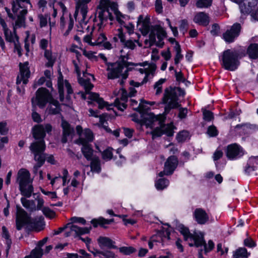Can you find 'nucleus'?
<instances>
[{
  "instance_id": "3c124183",
  "label": "nucleus",
  "mask_w": 258,
  "mask_h": 258,
  "mask_svg": "<svg viewBox=\"0 0 258 258\" xmlns=\"http://www.w3.org/2000/svg\"><path fill=\"white\" fill-rule=\"evenodd\" d=\"M149 76V73H147L146 75H145V77H144L143 80L141 83L135 82L134 80H131L130 82V85H131L133 87H138L140 86H142L143 84L146 83L148 81Z\"/></svg>"
},
{
  "instance_id": "4468645a",
  "label": "nucleus",
  "mask_w": 258,
  "mask_h": 258,
  "mask_svg": "<svg viewBox=\"0 0 258 258\" xmlns=\"http://www.w3.org/2000/svg\"><path fill=\"white\" fill-rule=\"evenodd\" d=\"M69 227L70 228V231L65 232V237H69L73 234L76 237L84 234H88L90 232L92 228L91 226H90L89 228L80 227L77 225H72L71 224L69 226Z\"/></svg>"
},
{
  "instance_id": "13d9d810",
  "label": "nucleus",
  "mask_w": 258,
  "mask_h": 258,
  "mask_svg": "<svg viewBox=\"0 0 258 258\" xmlns=\"http://www.w3.org/2000/svg\"><path fill=\"white\" fill-rule=\"evenodd\" d=\"M179 30L183 34H184L187 31L188 28V24L186 20H182L180 21V25L179 26Z\"/></svg>"
},
{
  "instance_id": "5701e85b",
  "label": "nucleus",
  "mask_w": 258,
  "mask_h": 258,
  "mask_svg": "<svg viewBox=\"0 0 258 258\" xmlns=\"http://www.w3.org/2000/svg\"><path fill=\"white\" fill-rule=\"evenodd\" d=\"M100 247L103 249L104 247H107L108 249H117V247L114 245L115 242L110 238L107 237L100 236L97 239Z\"/></svg>"
},
{
  "instance_id": "2eb2a0df",
  "label": "nucleus",
  "mask_w": 258,
  "mask_h": 258,
  "mask_svg": "<svg viewBox=\"0 0 258 258\" xmlns=\"http://www.w3.org/2000/svg\"><path fill=\"white\" fill-rule=\"evenodd\" d=\"M0 25H1L3 27L5 37L7 41L15 43V39L17 41H18L19 37L16 34V29L15 27L14 28V36L12 31L7 27V25L5 22L4 19L0 20Z\"/></svg>"
},
{
  "instance_id": "aec40b11",
  "label": "nucleus",
  "mask_w": 258,
  "mask_h": 258,
  "mask_svg": "<svg viewBox=\"0 0 258 258\" xmlns=\"http://www.w3.org/2000/svg\"><path fill=\"white\" fill-rule=\"evenodd\" d=\"M98 15V17L99 19L100 23L98 24L99 28H101L103 26L104 22L107 21L108 19L112 20V16L109 12V9L106 8L102 9L99 8V10L97 12Z\"/></svg>"
},
{
  "instance_id": "473e14b6",
  "label": "nucleus",
  "mask_w": 258,
  "mask_h": 258,
  "mask_svg": "<svg viewBox=\"0 0 258 258\" xmlns=\"http://www.w3.org/2000/svg\"><path fill=\"white\" fill-rule=\"evenodd\" d=\"M249 254L245 248L240 247L234 252L233 258H247Z\"/></svg>"
},
{
  "instance_id": "37998d69",
  "label": "nucleus",
  "mask_w": 258,
  "mask_h": 258,
  "mask_svg": "<svg viewBox=\"0 0 258 258\" xmlns=\"http://www.w3.org/2000/svg\"><path fill=\"white\" fill-rule=\"evenodd\" d=\"M120 58H121V60L119 61H117L118 62H122V65L123 66H127L128 64H132V66H137L138 65L140 66H144L145 64H144V63H135L134 62H128L126 60H125V59H127L128 58V55H121L120 56Z\"/></svg>"
},
{
  "instance_id": "f704fd0d",
  "label": "nucleus",
  "mask_w": 258,
  "mask_h": 258,
  "mask_svg": "<svg viewBox=\"0 0 258 258\" xmlns=\"http://www.w3.org/2000/svg\"><path fill=\"white\" fill-rule=\"evenodd\" d=\"M19 188L21 194L27 198L30 197L33 191V186L30 183L28 185H24V186L22 187L20 186Z\"/></svg>"
},
{
  "instance_id": "6e6552de",
  "label": "nucleus",
  "mask_w": 258,
  "mask_h": 258,
  "mask_svg": "<svg viewBox=\"0 0 258 258\" xmlns=\"http://www.w3.org/2000/svg\"><path fill=\"white\" fill-rule=\"evenodd\" d=\"M122 62H115L113 63L106 62L108 79H115L121 77L122 78V71L124 68Z\"/></svg>"
},
{
  "instance_id": "7c9ffc66",
  "label": "nucleus",
  "mask_w": 258,
  "mask_h": 258,
  "mask_svg": "<svg viewBox=\"0 0 258 258\" xmlns=\"http://www.w3.org/2000/svg\"><path fill=\"white\" fill-rule=\"evenodd\" d=\"M247 53L251 59L258 58V44H250L247 49Z\"/></svg>"
},
{
  "instance_id": "9d476101",
  "label": "nucleus",
  "mask_w": 258,
  "mask_h": 258,
  "mask_svg": "<svg viewBox=\"0 0 258 258\" xmlns=\"http://www.w3.org/2000/svg\"><path fill=\"white\" fill-rule=\"evenodd\" d=\"M241 26L238 23H234L229 29L223 34V38L228 43L234 42L235 39L240 35Z\"/></svg>"
},
{
  "instance_id": "864d4df0",
  "label": "nucleus",
  "mask_w": 258,
  "mask_h": 258,
  "mask_svg": "<svg viewBox=\"0 0 258 258\" xmlns=\"http://www.w3.org/2000/svg\"><path fill=\"white\" fill-rule=\"evenodd\" d=\"M102 156L103 159L105 160H110L112 158V149L111 148H108L104 150L102 153Z\"/></svg>"
},
{
  "instance_id": "f3484780",
  "label": "nucleus",
  "mask_w": 258,
  "mask_h": 258,
  "mask_svg": "<svg viewBox=\"0 0 258 258\" xmlns=\"http://www.w3.org/2000/svg\"><path fill=\"white\" fill-rule=\"evenodd\" d=\"M30 173L26 169L22 168L18 171L17 181L18 182L19 187H23L30 183Z\"/></svg>"
},
{
  "instance_id": "cd10ccee",
  "label": "nucleus",
  "mask_w": 258,
  "mask_h": 258,
  "mask_svg": "<svg viewBox=\"0 0 258 258\" xmlns=\"http://www.w3.org/2000/svg\"><path fill=\"white\" fill-rule=\"evenodd\" d=\"M80 145H82L81 151L84 156L88 161L91 160L94 157L93 156L94 151L92 148L91 145L88 144L86 145L81 144Z\"/></svg>"
},
{
  "instance_id": "de8ad7c7",
  "label": "nucleus",
  "mask_w": 258,
  "mask_h": 258,
  "mask_svg": "<svg viewBox=\"0 0 258 258\" xmlns=\"http://www.w3.org/2000/svg\"><path fill=\"white\" fill-rule=\"evenodd\" d=\"M58 90L59 95V100L60 101H63L64 100L63 80L62 79L61 80L60 78H58Z\"/></svg>"
},
{
  "instance_id": "a18cd8bd",
  "label": "nucleus",
  "mask_w": 258,
  "mask_h": 258,
  "mask_svg": "<svg viewBox=\"0 0 258 258\" xmlns=\"http://www.w3.org/2000/svg\"><path fill=\"white\" fill-rule=\"evenodd\" d=\"M119 251L120 253L125 255H130L136 251V248L132 246H122L119 248Z\"/></svg>"
},
{
  "instance_id": "69168bd1",
  "label": "nucleus",
  "mask_w": 258,
  "mask_h": 258,
  "mask_svg": "<svg viewBox=\"0 0 258 258\" xmlns=\"http://www.w3.org/2000/svg\"><path fill=\"white\" fill-rule=\"evenodd\" d=\"M9 129L7 127L6 122H0V134L2 135H5L7 134Z\"/></svg>"
},
{
  "instance_id": "a19ab883",
  "label": "nucleus",
  "mask_w": 258,
  "mask_h": 258,
  "mask_svg": "<svg viewBox=\"0 0 258 258\" xmlns=\"http://www.w3.org/2000/svg\"><path fill=\"white\" fill-rule=\"evenodd\" d=\"M212 4V0H198L196 6L198 8H207Z\"/></svg>"
},
{
  "instance_id": "20e7f679",
  "label": "nucleus",
  "mask_w": 258,
  "mask_h": 258,
  "mask_svg": "<svg viewBox=\"0 0 258 258\" xmlns=\"http://www.w3.org/2000/svg\"><path fill=\"white\" fill-rule=\"evenodd\" d=\"M177 230L183 235L185 241L190 239V241H194V242L188 243L189 246H195L198 247L202 244L203 238V234L202 232L195 231L193 233H191L189 229L182 224H180L178 226Z\"/></svg>"
},
{
  "instance_id": "dca6fc26",
  "label": "nucleus",
  "mask_w": 258,
  "mask_h": 258,
  "mask_svg": "<svg viewBox=\"0 0 258 258\" xmlns=\"http://www.w3.org/2000/svg\"><path fill=\"white\" fill-rule=\"evenodd\" d=\"M196 221L200 225L205 224L209 220V217L206 211L202 208H197L193 214Z\"/></svg>"
},
{
  "instance_id": "7ed1b4c3",
  "label": "nucleus",
  "mask_w": 258,
  "mask_h": 258,
  "mask_svg": "<svg viewBox=\"0 0 258 258\" xmlns=\"http://www.w3.org/2000/svg\"><path fill=\"white\" fill-rule=\"evenodd\" d=\"M78 82L84 87L86 94H88L89 96L87 98L96 102L98 104V108L99 109H101L107 105V103L104 101L103 98L99 97L98 93L90 92L94 85L91 83L89 79L79 77L78 78Z\"/></svg>"
},
{
  "instance_id": "c9c22d12",
  "label": "nucleus",
  "mask_w": 258,
  "mask_h": 258,
  "mask_svg": "<svg viewBox=\"0 0 258 258\" xmlns=\"http://www.w3.org/2000/svg\"><path fill=\"white\" fill-rule=\"evenodd\" d=\"M169 181L165 178H160L155 182V186L158 190H163L169 185Z\"/></svg>"
},
{
  "instance_id": "412c9836",
  "label": "nucleus",
  "mask_w": 258,
  "mask_h": 258,
  "mask_svg": "<svg viewBox=\"0 0 258 258\" xmlns=\"http://www.w3.org/2000/svg\"><path fill=\"white\" fill-rule=\"evenodd\" d=\"M195 23L203 26H207L210 23V17L208 14L205 12H199L194 17Z\"/></svg>"
},
{
  "instance_id": "e2e57ef3",
  "label": "nucleus",
  "mask_w": 258,
  "mask_h": 258,
  "mask_svg": "<svg viewBox=\"0 0 258 258\" xmlns=\"http://www.w3.org/2000/svg\"><path fill=\"white\" fill-rule=\"evenodd\" d=\"M220 27L219 24L215 23L212 25V28L210 31L211 34L213 36H217L220 33Z\"/></svg>"
},
{
  "instance_id": "5fc2aeb1",
  "label": "nucleus",
  "mask_w": 258,
  "mask_h": 258,
  "mask_svg": "<svg viewBox=\"0 0 258 258\" xmlns=\"http://www.w3.org/2000/svg\"><path fill=\"white\" fill-rule=\"evenodd\" d=\"M150 134L152 135V139L154 140L156 138L161 137L163 135V132L160 126L155 128Z\"/></svg>"
},
{
  "instance_id": "393cba45",
  "label": "nucleus",
  "mask_w": 258,
  "mask_h": 258,
  "mask_svg": "<svg viewBox=\"0 0 258 258\" xmlns=\"http://www.w3.org/2000/svg\"><path fill=\"white\" fill-rule=\"evenodd\" d=\"M43 219L42 217H40L38 218L32 219L31 218L28 226L36 231H40L43 229L44 224L42 221Z\"/></svg>"
},
{
  "instance_id": "49530a36",
  "label": "nucleus",
  "mask_w": 258,
  "mask_h": 258,
  "mask_svg": "<svg viewBox=\"0 0 258 258\" xmlns=\"http://www.w3.org/2000/svg\"><path fill=\"white\" fill-rule=\"evenodd\" d=\"M208 246H207V244L204 240V237L203 238V242H202V244L200 246H204L205 252L207 253L209 251L212 250L214 247V243L213 241L211 240H209L208 243Z\"/></svg>"
},
{
  "instance_id": "2f4dec72",
  "label": "nucleus",
  "mask_w": 258,
  "mask_h": 258,
  "mask_svg": "<svg viewBox=\"0 0 258 258\" xmlns=\"http://www.w3.org/2000/svg\"><path fill=\"white\" fill-rule=\"evenodd\" d=\"M27 10L25 9L21 10L17 16V19L15 22L16 26L21 27L25 25Z\"/></svg>"
},
{
  "instance_id": "680f3d73",
  "label": "nucleus",
  "mask_w": 258,
  "mask_h": 258,
  "mask_svg": "<svg viewBox=\"0 0 258 258\" xmlns=\"http://www.w3.org/2000/svg\"><path fill=\"white\" fill-rule=\"evenodd\" d=\"M98 252L104 256L103 258H114L115 257V253L109 250H102L101 252Z\"/></svg>"
},
{
  "instance_id": "1a4fd4ad",
  "label": "nucleus",
  "mask_w": 258,
  "mask_h": 258,
  "mask_svg": "<svg viewBox=\"0 0 258 258\" xmlns=\"http://www.w3.org/2000/svg\"><path fill=\"white\" fill-rule=\"evenodd\" d=\"M52 131V126L47 123L45 125L37 124L32 128V136L35 140L44 141L46 133L49 134Z\"/></svg>"
},
{
  "instance_id": "4c0bfd02",
  "label": "nucleus",
  "mask_w": 258,
  "mask_h": 258,
  "mask_svg": "<svg viewBox=\"0 0 258 258\" xmlns=\"http://www.w3.org/2000/svg\"><path fill=\"white\" fill-rule=\"evenodd\" d=\"M174 49L176 51V55L174 58V63L176 64L179 63L180 60L183 58V55L181 54V49L180 45L178 42H176V45L174 46Z\"/></svg>"
},
{
  "instance_id": "0eeeda50",
  "label": "nucleus",
  "mask_w": 258,
  "mask_h": 258,
  "mask_svg": "<svg viewBox=\"0 0 258 258\" xmlns=\"http://www.w3.org/2000/svg\"><path fill=\"white\" fill-rule=\"evenodd\" d=\"M46 145L44 141H36L31 143L29 149L34 155V159L45 160L46 154L44 153Z\"/></svg>"
},
{
  "instance_id": "6ab92c4d",
  "label": "nucleus",
  "mask_w": 258,
  "mask_h": 258,
  "mask_svg": "<svg viewBox=\"0 0 258 258\" xmlns=\"http://www.w3.org/2000/svg\"><path fill=\"white\" fill-rule=\"evenodd\" d=\"M93 139L94 137L92 132L89 129H86L82 136L76 140L75 143L79 145L81 144L86 145L93 141Z\"/></svg>"
},
{
  "instance_id": "423d86ee",
  "label": "nucleus",
  "mask_w": 258,
  "mask_h": 258,
  "mask_svg": "<svg viewBox=\"0 0 258 258\" xmlns=\"http://www.w3.org/2000/svg\"><path fill=\"white\" fill-rule=\"evenodd\" d=\"M28 64L27 61L24 63L20 62L19 64L20 74L17 77L16 84L17 92L21 95L24 94L25 89L23 86L20 87L19 85L21 84V82H23L24 85H26L28 82V78L30 75Z\"/></svg>"
},
{
  "instance_id": "9b49d317",
  "label": "nucleus",
  "mask_w": 258,
  "mask_h": 258,
  "mask_svg": "<svg viewBox=\"0 0 258 258\" xmlns=\"http://www.w3.org/2000/svg\"><path fill=\"white\" fill-rule=\"evenodd\" d=\"M225 153L228 159L235 160L242 157L244 154V151L241 146L234 143L227 146Z\"/></svg>"
},
{
  "instance_id": "8fccbe9b",
  "label": "nucleus",
  "mask_w": 258,
  "mask_h": 258,
  "mask_svg": "<svg viewBox=\"0 0 258 258\" xmlns=\"http://www.w3.org/2000/svg\"><path fill=\"white\" fill-rule=\"evenodd\" d=\"M203 119L206 121H210L214 119V114L211 111L203 109Z\"/></svg>"
},
{
  "instance_id": "e433bc0d",
  "label": "nucleus",
  "mask_w": 258,
  "mask_h": 258,
  "mask_svg": "<svg viewBox=\"0 0 258 258\" xmlns=\"http://www.w3.org/2000/svg\"><path fill=\"white\" fill-rule=\"evenodd\" d=\"M143 17L140 15L138 18V22H143L142 33L143 35H146L151 31V28L149 23L145 21H143Z\"/></svg>"
},
{
  "instance_id": "f257e3e1",
  "label": "nucleus",
  "mask_w": 258,
  "mask_h": 258,
  "mask_svg": "<svg viewBox=\"0 0 258 258\" xmlns=\"http://www.w3.org/2000/svg\"><path fill=\"white\" fill-rule=\"evenodd\" d=\"M185 91L180 87L169 86L164 90L163 96L162 98V103L165 104L164 112L162 114L155 115L151 113L149 115L151 122L159 121V124L161 126L163 134L168 137L173 136V125L172 124H165L164 123L166 119V115L173 109L178 108L180 106L178 102V97L184 96Z\"/></svg>"
},
{
  "instance_id": "c03bdc74",
  "label": "nucleus",
  "mask_w": 258,
  "mask_h": 258,
  "mask_svg": "<svg viewBox=\"0 0 258 258\" xmlns=\"http://www.w3.org/2000/svg\"><path fill=\"white\" fill-rule=\"evenodd\" d=\"M189 133L186 131H182L178 133L176 136V140L179 143L184 142L188 137Z\"/></svg>"
},
{
  "instance_id": "b1692460",
  "label": "nucleus",
  "mask_w": 258,
  "mask_h": 258,
  "mask_svg": "<svg viewBox=\"0 0 258 258\" xmlns=\"http://www.w3.org/2000/svg\"><path fill=\"white\" fill-rule=\"evenodd\" d=\"M114 222V219H106L103 217H99L98 219H93L91 220V223L93 227L96 228L98 225L106 229L107 227L105 225L110 224Z\"/></svg>"
},
{
  "instance_id": "39448f33",
  "label": "nucleus",
  "mask_w": 258,
  "mask_h": 258,
  "mask_svg": "<svg viewBox=\"0 0 258 258\" xmlns=\"http://www.w3.org/2000/svg\"><path fill=\"white\" fill-rule=\"evenodd\" d=\"M53 99L49 91L45 88H39L36 92V97L31 99L33 106H38L40 108H44L48 102Z\"/></svg>"
},
{
  "instance_id": "603ef678",
  "label": "nucleus",
  "mask_w": 258,
  "mask_h": 258,
  "mask_svg": "<svg viewBox=\"0 0 258 258\" xmlns=\"http://www.w3.org/2000/svg\"><path fill=\"white\" fill-rule=\"evenodd\" d=\"M207 134L210 137H215L218 135V131L214 125H210L207 129Z\"/></svg>"
},
{
  "instance_id": "79ce46f5",
  "label": "nucleus",
  "mask_w": 258,
  "mask_h": 258,
  "mask_svg": "<svg viewBox=\"0 0 258 258\" xmlns=\"http://www.w3.org/2000/svg\"><path fill=\"white\" fill-rule=\"evenodd\" d=\"M166 81V79H160L158 81L155 83L154 85V88L156 89V95H159L162 92V84Z\"/></svg>"
},
{
  "instance_id": "c85d7f7f",
  "label": "nucleus",
  "mask_w": 258,
  "mask_h": 258,
  "mask_svg": "<svg viewBox=\"0 0 258 258\" xmlns=\"http://www.w3.org/2000/svg\"><path fill=\"white\" fill-rule=\"evenodd\" d=\"M49 103L50 105L47 108L49 114H57L60 113L61 109L58 101L53 99Z\"/></svg>"
},
{
  "instance_id": "f03ea898",
  "label": "nucleus",
  "mask_w": 258,
  "mask_h": 258,
  "mask_svg": "<svg viewBox=\"0 0 258 258\" xmlns=\"http://www.w3.org/2000/svg\"><path fill=\"white\" fill-rule=\"evenodd\" d=\"M221 60L222 67L228 71H235L240 64L239 53L231 49H227L223 52Z\"/></svg>"
},
{
  "instance_id": "052dcab7",
  "label": "nucleus",
  "mask_w": 258,
  "mask_h": 258,
  "mask_svg": "<svg viewBox=\"0 0 258 258\" xmlns=\"http://www.w3.org/2000/svg\"><path fill=\"white\" fill-rule=\"evenodd\" d=\"M107 39V38L104 33H101L98 37L97 40L92 44V46L100 45L103 43Z\"/></svg>"
},
{
  "instance_id": "0e129e2a",
  "label": "nucleus",
  "mask_w": 258,
  "mask_h": 258,
  "mask_svg": "<svg viewBox=\"0 0 258 258\" xmlns=\"http://www.w3.org/2000/svg\"><path fill=\"white\" fill-rule=\"evenodd\" d=\"M156 33L154 31V28L153 26L151 27V31L149 34V41L150 45H153L156 42Z\"/></svg>"
},
{
  "instance_id": "ea45409f",
  "label": "nucleus",
  "mask_w": 258,
  "mask_h": 258,
  "mask_svg": "<svg viewBox=\"0 0 258 258\" xmlns=\"http://www.w3.org/2000/svg\"><path fill=\"white\" fill-rule=\"evenodd\" d=\"M44 56L48 60L46 66L47 67H52L55 62V59L53 57L51 52L47 49L45 50Z\"/></svg>"
},
{
  "instance_id": "72a5a7b5",
  "label": "nucleus",
  "mask_w": 258,
  "mask_h": 258,
  "mask_svg": "<svg viewBox=\"0 0 258 258\" xmlns=\"http://www.w3.org/2000/svg\"><path fill=\"white\" fill-rule=\"evenodd\" d=\"M153 26L156 33L157 38L161 42V40H163L166 36L165 31L160 25H156Z\"/></svg>"
},
{
  "instance_id": "ddd939ff",
  "label": "nucleus",
  "mask_w": 258,
  "mask_h": 258,
  "mask_svg": "<svg viewBox=\"0 0 258 258\" xmlns=\"http://www.w3.org/2000/svg\"><path fill=\"white\" fill-rule=\"evenodd\" d=\"M60 126L62 130L61 142L62 143L65 144L68 142V138H70L72 139L75 134V130L74 127L63 117L61 118Z\"/></svg>"
},
{
  "instance_id": "774afa93",
  "label": "nucleus",
  "mask_w": 258,
  "mask_h": 258,
  "mask_svg": "<svg viewBox=\"0 0 258 258\" xmlns=\"http://www.w3.org/2000/svg\"><path fill=\"white\" fill-rule=\"evenodd\" d=\"M244 244L249 247H253L256 246L255 242L250 237L247 238L244 240Z\"/></svg>"
},
{
  "instance_id": "09e8293b",
  "label": "nucleus",
  "mask_w": 258,
  "mask_h": 258,
  "mask_svg": "<svg viewBox=\"0 0 258 258\" xmlns=\"http://www.w3.org/2000/svg\"><path fill=\"white\" fill-rule=\"evenodd\" d=\"M43 255V249L41 248H35L32 250L29 255L32 258H41Z\"/></svg>"
},
{
  "instance_id": "f8f14e48",
  "label": "nucleus",
  "mask_w": 258,
  "mask_h": 258,
  "mask_svg": "<svg viewBox=\"0 0 258 258\" xmlns=\"http://www.w3.org/2000/svg\"><path fill=\"white\" fill-rule=\"evenodd\" d=\"M31 217L28 216L27 212L23 209L18 208L16 220V226L18 230L22 229V227L25 225H29Z\"/></svg>"
},
{
  "instance_id": "a211bd4d",
  "label": "nucleus",
  "mask_w": 258,
  "mask_h": 258,
  "mask_svg": "<svg viewBox=\"0 0 258 258\" xmlns=\"http://www.w3.org/2000/svg\"><path fill=\"white\" fill-rule=\"evenodd\" d=\"M178 159L175 156H170L164 164V168L166 171V175H171L178 165Z\"/></svg>"
},
{
  "instance_id": "c756f323",
  "label": "nucleus",
  "mask_w": 258,
  "mask_h": 258,
  "mask_svg": "<svg viewBox=\"0 0 258 258\" xmlns=\"http://www.w3.org/2000/svg\"><path fill=\"white\" fill-rule=\"evenodd\" d=\"M90 161L91 171L93 172L100 173L101 170V167L99 157L95 156Z\"/></svg>"
},
{
  "instance_id": "6e6d98bb",
  "label": "nucleus",
  "mask_w": 258,
  "mask_h": 258,
  "mask_svg": "<svg viewBox=\"0 0 258 258\" xmlns=\"http://www.w3.org/2000/svg\"><path fill=\"white\" fill-rule=\"evenodd\" d=\"M126 102L121 101L120 100L119 98H117L115 99L114 104L116 107L118 108V109L120 110L123 111L124 109L126 108L127 105L126 104Z\"/></svg>"
},
{
  "instance_id": "58836bf2",
  "label": "nucleus",
  "mask_w": 258,
  "mask_h": 258,
  "mask_svg": "<svg viewBox=\"0 0 258 258\" xmlns=\"http://www.w3.org/2000/svg\"><path fill=\"white\" fill-rule=\"evenodd\" d=\"M23 206L27 209H30L31 210H35V204L34 201L27 200L25 198H22L21 199Z\"/></svg>"
},
{
  "instance_id": "338daca9",
  "label": "nucleus",
  "mask_w": 258,
  "mask_h": 258,
  "mask_svg": "<svg viewBox=\"0 0 258 258\" xmlns=\"http://www.w3.org/2000/svg\"><path fill=\"white\" fill-rule=\"evenodd\" d=\"M115 14L116 15V19L117 21L122 26L124 25L125 23L122 20V19H124L125 18L124 16L119 11L115 12Z\"/></svg>"
},
{
  "instance_id": "4be33fe9",
  "label": "nucleus",
  "mask_w": 258,
  "mask_h": 258,
  "mask_svg": "<svg viewBox=\"0 0 258 258\" xmlns=\"http://www.w3.org/2000/svg\"><path fill=\"white\" fill-rule=\"evenodd\" d=\"M257 0H245L243 4L240 5L241 13L248 14L251 12L252 8L257 5Z\"/></svg>"
},
{
  "instance_id": "a878e982",
  "label": "nucleus",
  "mask_w": 258,
  "mask_h": 258,
  "mask_svg": "<svg viewBox=\"0 0 258 258\" xmlns=\"http://www.w3.org/2000/svg\"><path fill=\"white\" fill-rule=\"evenodd\" d=\"M118 37L120 39V41L124 45V46L131 49H134L136 47L135 43L131 40L127 41L125 40V36L123 33V30L122 27L118 29Z\"/></svg>"
},
{
  "instance_id": "bf43d9fd",
  "label": "nucleus",
  "mask_w": 258,
  "mask_h": 258,
  "mask_svg": "<svg viewBox=\"0 0 258 258\" xmlns=\"http://www.w3.org/2000/svg\"><path fill=\"white\" fill-rule=\"evenodd\" d=\"M37 162V163L34 166L33 171L35 174H37L38 170L45 163V160L44 159H34Z\"/></svg>"
},
{
  "instance_id": "bb28decb",
  "label": "nucleus",
  "mask_w": 258,
  "mask_h": 258,
  "mask_svg": "<svg viewBox=\"0 0 258 258\" xmlns=\"http://www.w3.org/2000/svg\"><path fill=\"white\" fill-rule=\"evenodd\" d=\"M255 156H251L249 158L247 165L245 168V172L250 174L252 172L254 171L256 168L255 165L257 164V161Z\"/></svg>"
},
{
  "instance_id": "4d7b16f0",
  "label": "nucleus",
  "mask_w": 258,
  "mask_h": 258,
  "mask_svg": "<svg viewBox=\"0 0 258 258\" xmlns=\"http://www.w3.org/2000/svg\"><path fill=\"white\" fill-rule=\"evenodd\" d=\"M42 212L46 217L49 218H53L55 216V213L48 207H44Z\"/></svg>"
}]
</instances>
